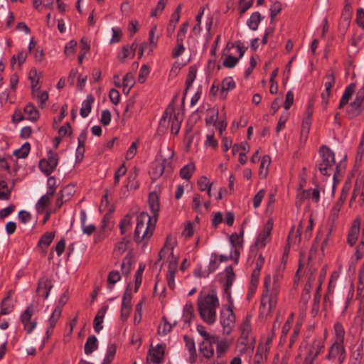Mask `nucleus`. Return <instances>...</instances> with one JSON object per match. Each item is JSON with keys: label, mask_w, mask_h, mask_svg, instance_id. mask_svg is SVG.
Wrapping results in <instances>:
<instances>
[{"label": "nucleus", "mask_w": 364, "mask_h": 364, "mask_svg": "<svg viewBox=\"0 0 364 364\" xmlns=\"http://www.w3.org/2000/svg\"><path fill=\"white\" fill-rule=\"evenodd\" d=\"M180 18L176 16V15H171V19L169 21V23L168 24L167 28H166V33L167 35L171 36L173 33L176 24L178 22Z\"/></svg>", "instance_id": "57"}, {"label": "nucleus", "mask_w": 364, "mask_h": 364, "mask_svg": "<svg viewBox=\"0 0 364 364\" xmlns=\"http://www.w3.org/2000/svg\"><path fill=\"white\" fill-rule=\"evenodd\" d=\"M134 85V78L132 73H127L123 77L124 92L128 94Z\"/></svg>", "instance_id": "46"}, {"label": "nucleus", "mask_w": 364, "mask_h": 364, "mask_svg": "<svg viewBox=\"0 0 364 364\" xmlns=\"http://www.w3.org/2000/svg\"><path fill=\"white\" fill-rule=\"evenodd\" d=\"M62 314V306H56L52 312L51 316L48 320V327L46 331V339H48L50 334L56 325V323L59 320Z\"/></svg>", "instance_id": "15"}, {"label": "nucleus", "mask_w": 364, "mask_h": 364, "mask_svg": "<svg viewBox=\"0 0 364 364\" xmlns=\"http://www.w3.org/2000/svg\"><path fill=\"white\" fill-rule=\"evenodd\" d=\"M137 176V170L136 168H134L129 173V176L127 178V184L126 185V188H130L131 190H136L139 187V183L135 181Z\"/></svg>", "instance_id": "38"}, {"label": "nucleus", "mask_w": 364, "mask_h": 364, "mask_svg": "<svg viewBox=\"0 0 364 364\" xmlns=\"http://www.w3.org/2000/svg\"><path fill=\"white\" fill-rule=\"evenodd\" d=\"M311 119L309 118H304L302 120L301 128V140L306 141L307 136L310 129Z\"/></svg>", "instance_id": "48"}, {"label": "nucleus", "mask_w": 364, "mask_h": 364, "mask_svg": "<svg viewBox=\"0 0 364 364\" xmlns=\"http://www.w3.org/2000/svg\"><path fill=\"white\" fill-rule=\"evenodd\" d=\"M323 79L325 90L321 94V97L323 100V103L324 104V107L326 108V105L328 103V98L331 94V90L335 85V77L333 72L328 71Z\"/></svg>", "instance_id": "14"}, {"label": "nucleus", "mask_w": 364, "mask_h": 364, "mask_svg": "<svg viewBox=\"0 0 364 364\" xmlns=\"http://www.w3.org/2000/svg\"><path fill=\"white\" fill-rule=\"evenodd\" d=\"M340 171L341 166L336 165L334 153L326 146L320 147V173L328 177L322 187L320 186V191L325 193L327 190L333 195Z\"/></svg>", "instance_id": "1"}, {"label": "nucleus", "mask_w": 364, "mask_h": 364, "mask_svg": "<svg viewBox=\"0 0 364 364\" xmlns=\"http://www.w3.org/2000/svg\"><path fill=\"white\" fill-rule=\"evenodd\" d=\"M318 355V349L310 352L306 357L304 364H318L317 355Z\"/></svg>", "instance_id": "63"}, {"label": "nucleus", "mask_w": 364, "mask_h": 364, "mask_svg": "<svg viewBox=\"0 0 364 364\" xmlns=\"http://www.w3.org/2000/svg\"><path fill=\"white\" fill-rule=\"evenodd\" d=\"M34 314V308L32 304L29 305L27 309L21 315V321L23 325L24 329L28 333H31L36 327V321H31V318Z\"/></svg>", "instance_id": "13"}, {"label": "nucleus", "mask_w": 364, "mask_h": 364, "mask_svg": "<svg viewBox=\"0 0 364 364\" xmlns=\"http://www.w3.org/2000/svg\"><path fill=\"white\" fill-rule=\"evenodd\" d=\"M95 101V98L92 95H87L86 99L82 102V107L80 114L82 117H87L91 112L92 105Z\"/></svg>", "instance_id": "27"}, {"label": "nucleus", "mask_w": 364, "mask_h": 364, "mask_svg": "<svg viewBox=\"0 0 364 364\" xmlns=\"http://www.w3.org/2000/svg\"><path fill=\"white\" fill-rule=\"evenodd\" d=\"M157 31V26L156 25H154L151 27L150 31H149V44H150V51L153 50L154 48L156 46L157 41H158V36H155V33Z\"/></svg>", "instance_id": "56"}, {"label": "nucleus", "mask_w": 364, "mask_h": 364, "mask_svg": "<svg viewBox=\"0 0 364 364\" xmlns=\"http://www.w3.org/2000/svg\"><path fill=\"white\" fill-rule=\"evenodd\" d=\"M132 225V217L127 214L122 219L119 223L121 234L124 235L128 230H129Z\"/></svg>", "instance_id": "43"}, {"label": "nucleus", "mask_w": 364, "mask_h": 364, "mask_svg": "<svg viewBox=\"0 0 364 364\" xmlns=\"http://www.w3.org/2000/svg\"><path fill=\"white\" fill-rule=\"evenodd\" d=\"M220 323L223 334L229 335L232 333L235 326V316L230 306L221 311Z\"/></svg>", "instance_id": "8"}, {"label": "nucleus", "mask_w": 364, "mask_h": 364, "mask_svg": "<svg viewBox=\"0 0 364 364\" xmlns=\"http://www.w3.org/2000/svg\"><path fill=\"white\" fill-rule=\"evenodd\" d=\"M279 279L278 275L274 276L273 286L271 285V276L267 274L264 277V291L261 299L259 308L260 314L262 316L270 315L272 311L276 308L277 303V282Z\"/></svg>", "instance_id": "3"}, {"label": "nucleus", "mask_w": 364, "mask_h": 364, "mask_svg": "<svg viewBox=\"0 0 364 364\" xmlns=\"http://www.w3.org/2000/svg\"><path fill=\"white\" fill-rule=\"evenodd\" d=\"M149 204L151 209V211L153 214V217L155 218L157 216V213L159 210V203L158 200V197L155 193H151L149 197Z\"/></svg>", "instance_id": "39"}, {"label": "nucleus", "mask_w": 364, "mask_h": 364, "mask_svg": "<svg viewBox=\"0 0 364 364\" xmlns=\"http://www.w3.org/2000/svg\"><path fill=\"white\" fill-rule=\"evenodd\" d=\"M220 303L214 291H200L198 298L197 306L202 320L208 324H213L216 321V310Z\"/></svg>", "instance_id": "2"}, {"label": "nucleus", "mask_w": 364, "mask_h": 364, "mask_svg": "<svg viewBox=\"0 0 364 364\" xmlns=\"http://www.w3.org/2000/svg\"><path fill=\"white\" fill-rule=\"evenodd\" d=\"M235 274L231 266H228L225 269V293L230 299V288L235 280Z\"/></svg>", "instance_id": "25"}, {"label": "nucleus", "mask_w": 364, "mask_h": 364, "mask_svg": "<svg viewBox=\"0 0 364 364\" xmlns=\"http://www.w3.org/2000/svg\"><path fill=\"white\" fill-rule=\"evenodd\" d=\"M165 347L161 344H157L151 347L146 356L147 363L161 364L164 355Z\"/></svg>", "instance_id": "12"}, {"label": "nucleus", "mask_w": 364, "mask_h": 364, "mask_svg": "<svg viewBox=\"0 0 364 364\" xmlns=\"http://www.w3.org/2000/svg\"><path fill=\"white\" fill-rule=\"evenodd\" d=\"M24 114L26 119L33 122L38 120L40 117L38 110L32 104H28L24 107Z\"/></svg>", "instance_id": "32"}, {"label": "nucleus", "mask_w": 364, "mask_h": 364, "mask_svg": "<svg viewBox=\"0 0 364 364\" xmlns=\"http://www.w3.org/2000/svg\"><path fill=\"white\" fill-rule=\"evenodd\" d=\"M121 279V276L119 272L112 271L109 272L107 277L108 288L112 290L113 285L116 284Z\"/></svg>", "instance_id": "52"}, {"label": "nucleus", "mask_w": 364, "mask_h": 364, "mask_svg": "<svg viewBox=\"0 0 364 364\" xmlns=\"http://www.w3.org/2000/svg\"><path fill=\"white\" fill-rule=\"evenodd\" d=\"M189 27L188 22H184L182 23L177 32L176 43H183V41L186 38V33Z\"/></svg>", "instance_id": "44"}, {"label": "nucleus", "mask_w": 364, "mask_h": 364, "mask_svg": "<svg viewBox=\"0 0 364 364\" xmlns=\"http://www.w3.org/2000/svg\"><path fill=\"white\" fill-rule=\"evenodd\" d=\"M73 188L70 186H66L59 193L58 198L55 201V205L58 208H60L65 201H67L70 196L72 195Z\"/></svg>", "instance_id": "30"}, {"label": "nucleus", "mask_w": 364, "mask_h": 364, "mask_svg": "<svg viewBox=\"0 0 364 364\" xmlns=\"http://www.w3.org/2000/svg\"><path fill=\"white\" fill-rule=\"evenodd\" d=\"M183 339L186 343V348L190 353L189 361L193 363L196 361L197 357L195 342L193 338L187 336H184Z\"/></svg>", "instance_id": "28"}, {"label": "nucleus", "mask_w": 364, "mask_h": 364, "mask_svg": "<svg viewBox=\"0 0 364 364\" xmlns=\"http://www.w3.org/2000/svg\"><path fill=\"white\" fill-rule=\"evenodd\" d=\"M261 21V15L259 12L253 13L250 18L247 20V26L253 31H255L258 28V25Z\"/></svg>", "instance_id": "42"}, {"label": "nucleus", "mask_w": 364, "mask_h": 364, "mask_svg": "<svg viewBox=\"0 0 364 364\" xmlns=\"http://www.w3.org/2000/svg\"><path fill=\"white\" fill-rule=\"evenodd\" d=\"M356 89V85L355 83H350L348 85L344 92L340 100L338 109H341L343 107V106L346 105L348 103L349 100L352 97L353 92L355 91Z\"/></svg>", "instance_id": "22"}, {"label": "nucleus", "mask_w": 364, "mask_h": 364, "mask_svg": "<svg viewBox=\"0 0 364 364\" xmlns=\"http://www.w3.org/2000/svg\"><path fill=\"white\" fill-rule=\"evenodd\" d=\"M363 358V344L360 343L356 349L352 353L350 361L360 363Z\"/></svg>", "instance_id": "60"}, {"label": "nucleus", "mask_w": 364, "mask_h": 364, "mask_svg": "<svg viewBox=\"0 0 364 364\" xmlns=\"http://www.w3.org/2000/svg\"><path fill=\"white\" fill-rule=\"evenodd\" d=\"M11 291H9V295L5 297L1 302V315L9 314L14 310V306L11 299Z\"/></svg>", "instance_id": "34"}, {"label": "nucleus", "mask_w": 364, "mask_h": 364, "mask_svg": "<svg viewBox=\"0 0 364 364\" xmlns=\"http://www.w3.org/2000/svg\"><path fill=\"white\" fill-rule=\"evenodd\" d=\"M176 245V240L171 236L166 237V243L159 254V261L166 259L168 263V270L176 271L178 258L173 255V249Z\"/></svg>", "instance_id": "5"}, {"label": "nucleus", "mask_w": 364, "mask_h": 364, "mask_svg": "<svg viewBox=\"0 0 364 364\" xmlns=\"http://www.w3.org/2000/svg\"><path fill=\"white\" fill-rule=\"evenodd\" d=\"M196 170V166L193 162H190L189 164L183 166L180 170V176L185 180H190L193 173Z\"/></svg>", "instance_id": "35"}, {"label": "nucleus", "mask_w": 364, "mask_h": 364, "mask_svg": "<svg viewBox=\"0 0 364 364\" xmlns=\"http://www.w3.org/2000/svg\"><path fill=\"white\" fill-rule=\"evenodd\" d=\"M116 346L114 344L108 345L106 355L103 360L105 364H110L112 362L116 354Z\"/></svg>", "instance_id": "49"}, {"label": "nucleus", "mask_w": 364, "mask_h": 364, "mask_svg": "<svg viewBox=\"0 0 364 364\" xmlns=\"http://www.w3.org/2000/svg\"><path fill=\"white\" fill-rule=\"evenodd\" d=\"M174 151L170 150L169 159H164L161 161L156 160L152 167L151 171V178L154 180L159 178L162 176L165 169L171 166V159L173 156Z\"/></svg>", "instance_id": "11"}, {"label": "nucleus", "mask_w": 364, "mask_h": 364, "mask_svg": "<svg viewBox=\"0 0 364 364\" xmlns=\"http://www.w3.org/2000/svg\"><path fill=\"white\" fill-rule=\"evenodd\" d=\"M346 357V353L343 343L341 341H335L330 348L326 358L329 360H335L337 358L336 364H343Z\"/></svg>", "instance_id": "10"}, {"label": "nucleus", "mask_w": 364, "mask_h": 364, "mask_svg": "<svg viewBox=\"0 0 364 364\" xmlns=\"http://www.w3.org/2000/svg\"><path fill=\"white\" fill-rule=\"evenodd\" d=\"M243 230L240 234H232L230 237V241L232 247H242L243 243Z\"/></svg>", "instance_id": "53"}, {"label": "nucleus", "mask_w": 364, "mask_h": 364, "mask_svg": "<svg viewBox=\"0 0 364 364\" xmlns=\"http://www.w3.org/2000/svg\"><path fill=\"white\" fill-rule=\"evenodd\" d=\"M241 336L248 337L249 333L251 331V323L250 318L247 317L242 322L240 326Z\"/></svg>", "instance_id": "61"}, {"label": "nucleus", "mask_w": 364, "mask_h": 364, "mask_svg": "<svg viewBox=\"0 0 364 364\" xmlns=\"http://www.w3.org/2000/svg\"><path fill=\"white\" fill-rule=\"evenodd\" d=\"M267 351V347H264L262 344L259 345L255 355V362L258 364L262 363L264 360V355L266 354Z\"/></svg>", "instance_id": "55"}, {"label": "nucleus", "mask_w": 364, "mask_h": 364, "mask_svg": "<svg viewBox=\"0 0 364 364\" xmlns=\"http://www.w3.org/2000/svg\"><path fill=\"white\" fill-rule=\"evenodd\" d=\"M199 351L207 359H210L214 355L213 346L207 342H200L199 343Z\"/></svg>", "instance_id": "36"}, {"label": "nucleus", "mask_w": 364, "mask_h": 364, "mask_svg": "<svg viewBox=\"0 0 364 364\" xmlns=\"http://www.w3.org/2000/svg\"><path fill=\"white\" fill-rule=\"evenodd\" d=\"M364 289V267L359 270L357 294L360 295Z\"/></svg>", "instance_id": "64"}, {"label": "nucleus", "mask_w": 364, "mask_h": 364, "mask_svg": "<svg viewBox=\"0 0 364 364\" xmlns=\"http://www.w3.org/2000/svg\"><path fill=\"white\" fill-rule=\"evenodd\" d=\"M193 317V305L191 301H187L183 309L182 321L185 324L189 326Z\"/></svg>", "instance_id": "21"}, {"label": "nucleus", "mask_w": 364, "mask_h": 364, "mask_svg": "<svg viewBox=\"0 0 364 364\" xmlns=\"http://www.w3.org/2000/svg\"><path fill=\"white\" fill-rule=\"evenodd\" d=\"M181 120L176 115L171 119V132L173 134H177L181 128Z\"/></svg>", "instance_id": "59"}, {"label": "nucleus", "mask_w": 364, "mask_h": 364, "mask_svg": "<svg viewBox=\"0 0 364 364\" xmlns=\"http://www.w3.org/2000/svg\"><path fill=\"white\" fill-rule=\"evenodd\" d=\"M364 112V86H362L356 92L354 100L349 104L346 109V114L349 119H354Z\"/></svg>", "instance_id": "7"}, {"label": "nucleus", "mask_w": 364, "mask_h": 364, "mask_svg": "<svg viewBox=\"0 0 364 364\" xmlns=\"http://www.w3.org/2000/svg\"><path fill=\"white\" fill-rule=\"evenodd\" d=\"M156 218L154 222L150 215L144 212L141 213L136 220V225L134 230V240L137 243H145L151 237L155 228Z\"/></svg>", "instance_id": "4"}, {"label": "nucleus", "mask_w": 364, "mask_h": 364, "mask_svg": "<svg viewBox=\"0 0 364 364\" xmlns=\"http://www.w3.org/2000/svg\"><path fill=\"white\" fill-rule=\"evenodd\" d=\"M317 257V248L315 245H314L310 250L309 256V261L307 263L308 268L309 269V271L311 270V269H314V272H311V275L309 276V281L305 287L306 291H309L311 287V281L314 280L315 277L314 276V274L316 271V268L313 267L314 265V260L316 259Z\"/></svg>", "instance_id": "17"}, {"label": "nucleus", "mask_w": 364, "mask_h": 364, "mask_svg": "<svg viewBox=\"0 0 364 364\" xmlns=\"http://www.w3.org/2000/svg\"><path fill=\"white\" fill-rule=\"evenodd\" d=\"M132 294L129 289H126L122 297V306L132 309Z\"/></svg>", "instance_id": "62"}, {"label": "nucleus", "mask_w": 364, "mask_h": 364, "mask_svg": "<svg viewBox=\"0 0 364 364\" xmlns=\"http://www.w3.org/2000/svg\"><path fill=\"white\" fill-rule=\"evenodd\" d=\"M129 242V240L123 238L120 242H119L114 250V254L117 256L122 255L127 249L128 244Z\"/></svg>", "instance_id": "45"}, {"label": "nucleus", "mask_w": 364, "mask_h": 364, "mask_svg": "<svg viewBox=\"0 0 364 364\" xmlns=\"http://www.w3.org/2000/svg\"><path fill=\"white\" fill-rule=\"evenodd\" d=\"M28 78L31 80L32 90L40 87L39 77L38 75L36 69H32L30 71Z\"/></svg>", "instance_id": "58"}, {"label": "nucleus", "mask_w": 364, "mask_h": 364, "mask_svg": "<svg viewBox=\"0 0 364 364\" xmlns=\"http://www.w3.org/2000/svg\"><path fill=\"white\" fill-rule=\"evenodd\" d=\"M98 346V341L95 336H90L87 338L85 347L84 351L87 355L91 354L93 351H95Z\"/></svg>", "instance_id": "33"}, {"label": "nucleus", "mask_w": 364, "mask_h": 364, "mask_svg": "<svg viewBox=\"0 0 364 364\" xmlns=\"http://www.w3.org/2000/svg\"><path fill=\"white\" fill-rule=\"evenodd\" d=\"M237 346L239 348L240 354H244L247 352L251 353L253 350V346L248 337L241 336L238 339Z\"/></svg>", "instance_id": "26"}, {"label": "nucleus", "mask_w": 364, "mask_h": 364, "mask_svg": "<svg viewBox=\"0 0 364 364\" xmlns=\"http://www.w3.org/2000/svg\"><path fill=\"white\" fill-rule=\"evenodd\" d=\"M255 258H256V260L255 262V268L253 270H257L258 272H260L261 269L263 267L264 263V258L263 257L262 253L257 252V256L255 257H252L250 262L247 261V262L249 264L250 262L253 263Z\"/></svg>", "instance_id": "51"}, {"label": "nucleus", "mask_w": 364, "mask_h": 364, "mask_svg": "<svg viewBox=\"0 0 364 364\" xmlns=\"http://www.w3.org/2000/svg\"><path fill=\"white\" fill-rule=\"evenodd\" d=\"M58 164V154L51 150L48 151L47 158L39 162L40 170L46 176L50 175L57 167Z\"/></svg>", "instance_id": "9"}, {"label": "nucleus", "mask_w": 364, "mask_h": 364, "mask_svg": "<svg viewBox=\"0 0 364 364\" xmlns=\"http://www.w3.org/2000/svg\"><path fill=\"white\" fill-rule=\"evenodd\" d=\"M197 331L203 338L202 342H207L213 346V344L216 343L218 340L217 335L208 333L205 330V326L202 325L197 326Z\"/></svg>", "instance_id": "20"}, {"label": "nucleus", "mask_w": 364, "mask_h": 364, "mask_svg": "<svg viewBox=\"0 0 364 364\" xmlns=\"http://www.w3.org/2000/svg\"><path fill=\"white\" fill-rule=\"evenodd\" d=\"M232 341L226 338L218 340L216 343V354L218 358L223 357L225 353L228 351Z\"/></svg>", "instance_id": "23"}, {"label": "nucleus", "mask_w": 364, "mask_h": 364, "mask_svg": "<svg viewBox=\"0 0 364 364\" xmlns=\"http://www.w3.org/2000/svg\"><path fill=\"white\" fill-rule=\"evenodd\" d=\"M108 309L107 305L102 306L98 311L94 318V329L95 332L99 333L102 328V323L104 320V317L107 313Z\"/></svg>", "instance_id": "19"}, {"label": "nucleus", "mask_w": 364, "mask_h": 364, "mask_svg": "<svg viewBox=\"0 0 364 364\" xmlns=\"http://www.w3.org/2000/svg\"><path fill=\"white\" fill-rule=\"evenodd\" d=\"M30 149V144L26 142L19 149L14 151V155L18 159H25L28 156Z\"/></svg>", "instance_id": "41"}, {"label": "nucleus", "mask_w": 364, "mask_h": 364, "mask_svg": "<svg viewBox=\"0 0 364 364\" xmlns=\"http://www.w3.org/2000/svg\"><path fill=\"white\" fill-rule=\"evenodd\" d=\"M53 287V284L51 281L48 278H42L38 282V287L37 289V293L40 296L43 297V299H48L50 291Z\"/></svg>", "instance_id": "18"}, {"label": "nucleus", "mask_w": 364, "mask_h": 364, "mask_svg": "<svg viewBox=\"0 0 364 364\" xmlns=\"http://www.w3.org/2000/svg\"><path fill=\"white\" fill-rule=\"evenodd\" d=\"M271 159L268 155H264L260 163L259 175L261 178H264L268 173V168L270 165Z\"/></svg>", "instance_id": "37"}, {"label": "nucleus", "mask_w": 364, "mask_h": 364, "mask_svg": "<svg viewBox=\"0 0 364 364\" xmlns=\"http://www.w3.org/2000/svg\"><path fill=\"white\" fill-rule=\"evenodd\" d=\"M360 220L359 218H356L353 220L351 227L348 231L347 242L352 247L353 246L358 240L360 234Z\"/></svg>", "instance_id": "16"}, {"label": "nucleus", "mask_w": 364, "mask_h": 364, "mask_svg": "<svg viewBox=\"0 0 364 364\" xmlns=\"http://www.w3.org/2000/svg\"><path fill=\"white\" fill-rule=\"evenodd\" d=\"M32 96L38 101L39 107L42 108L48 99V92L46 91H41L40 87L32 90Z\"/></svg>", "instance_id": "29"}, {"label": "nucleus", "mask_w": 364, "mask_h": 364, "mask_svg": "<svg viewBox=\"0 0 364 364\" xmlns=\"http://www.w3.org/2000/svg\"><path fill=\"white\" fill-rule=\"evenodd\" d=\"M55 237V232H47L44 235H42L41 239L38 241V245L42 246L45 245L48 247L50 245L52 241L53 240Z\"/></svg>", "instance_id": "50"}, {"label": "nucleus", "mask_w": 364, "mask_h": 364, "mask_svg": "<svg viewBox=\"0 0 364 364\" xmlns=\"http://www.w3.org/2000/svg\"><path fill=\"white\" fill-rule=\"evenodd\" d=\"M273 228V222L272 220H268L267 223L264 225V228L258 235L257 240L255 242V245L251 247L250 255L248 257V262H250L252 257H255L257 255V252L260 249H263L267 242L270 240V235Z\"/></svg>", "instance_id": "6"}, {"label": "nucleus", "mask_w": 364, "mask_h": 364, "mask_svg": "<svg viewBox=\"0 0 364 364\" xmlns=\"http://www.w3.org/2000/svg\"><path fill=\"white\" fill-rule=\"evenodd\" d=\"M196 77V69L193 67H191L189 68V71L187 75V78L186 80V90L185 94L186 93L187 90L191 87L193 82H194Z\"/></svg>", "instance_id": "54"}, {"label": "nucleus", "mask_w": 364, "mask_h": 364, "mask_svg": "<svg viewBox=\"0 0 364 364\" xmlns=\"http://www.w3.org/2000/svg\"><path fill=\"white\" fill-rule=\"evenodd\" d=\"M53 196L49 195L46 193L45 195L41 196L36 203V209L38 212L42 213L50 203V200Z\"/></svg>", "instance_id": "40"}, {"label": "nucleus", "mask_w": 364, "mask_h": 364, "mask_svg": "<svg viewBox=\"0 0 364 364\" xmlns=\"http://www.w3.org/2000/svg\"><path fill=\"white\" fill-rule=\"evenodd\" d=\"M235 86L234 80L231 77H227L223 79L221 83L220 95L223 98H225L227 92L232 90Z\"/></svg>", "instance_id": "31"}, {"label": "nucleus", "mask_w": 364, "mask_h": 364, "mask_svg": "<svg viewBox=\"0 0 364 364\" xmlns=\"http://www.w3.org/2000/svg\"><path fill=\"white\" fill-rule=\"evenodd\" d=\"M137 46V43L135 42H134L131 46H124L122 48V53L118 55L119 60L123 63L126 58H133Z\"/></svg>", "instance_id": "24"}, {"label": "nucleus", "mask_w": 364, "mask_h": 364, "mask_svg": "<svg viewBox=\"0 0 364 364\" xmlns=\"http://www.w3.org/2000/svg\"><path fill=\"white\" fill-rule=\"evenodd\" d=\"M225 58L223 60V65L225 68H232L236 65L239 60V58L234 57L231 54L224 53Z\"/></svg>", "instance_id": "47"}]
</instances>
